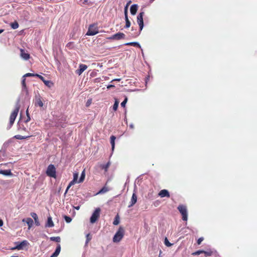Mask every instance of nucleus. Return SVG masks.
<instances>
[{
  "label": "nucleus",
  "instance_id": "51",
  "mask_svg": "<svg viewBox=\"0 0 257 257\" xmlns=\"http://www.w3.org/2000/svg\"><path fill=\"white\" fill-rule=\"evenodd\" d=\"M4 29H0V34H1L2 33H3L4 32Z\"/></svg>",
  "mask_w": 257,
  "mask_h": 257
},
{
  "label": "nucleus",
  "instance_id": "26",
  "mask_svg": "<svg viewBox=\"0 0 257 257\" xmlns=\"http://www.w3.org/2000/svg\"><path fill=\"white\" fill-rule=\"evenodd\" d=\"M125 45L133 46L134 47L141 48L140 45L137 42H129V43H127L125 44Z\"/></svg>",
  "mask_w": 257,
  "mask_h": 257
},
{
  "label": "nucleus",
  "instance_id": "10",
  "mask_svg": "<svg viewBox=\"0 0 257 257\" xmlns=\"http://www.w3.org/2000/svg\"><path fill=\"white\" fill-rule=\"evenodd\" d=\"M87 68V66L86 65L81 64L79 65V69L76 70V73L80 75Z\"/></svg>",
  "mask_w": 257,
  "mask_h": 257
},
{
  "label": "nucleus",
  "instance_id": "21",
  "mask_svg": "<svg viewBox=\"0 0 257 257\" xmlns=\"http://www.w3.org/2000/svg\"><path fill=\"white\" fill-rule=\"evenodd\" d=\"M124 16H125V25L124 26V28H128L131 26V22L128 20V16H127V13H125Z\"/></svg>",
  "mask_w": 257,
  "mask_h": 257
},
{
  "label": "nucleus",
  "instance_id": "13",
  "mask_svg": "<svg viewBox=\"0 0 257 257\" xmlns=\"http://www.w3.org/2000/svg\"><path fill=\"white\" fill-rule=\"evenodd\" d=\"M137 196L135 193H134L133 194V195L132 197L131 201L130 202V204L128 205V207H131L133 206L137 202Z\"/></svg>",
  "mask_w": 257,
  "mask_h": 257
},
{
  "label": "nucleus",
  "instance_id": "29",
  "mask_svg": "<svg viewBox=\"0 0 257 257\" xmlns=\"http://www.w3.org/2000/svg\"><path fill=\"white\" fill-rule=\"evenodd\" d=\"M50 240L51 241H55V242H60L61 238H60V237L59 236L51 237H50Z\"/></svg>",
  "mask_w": 257,
  "mask_h": 257
},
{
  "label": "nucleus",
  "instance_id": "49",
  "mask_svg": "<svg viewBox=\"0 0 257 257\" xmlns=\"http://www.w3.org/2000/svg\"><path fill=\"white\" fill-rule=\"evenodd\" d=\"M113 81H120V78H118V79H114L112 80Z\"/></svg>",
  "mask_w": 257,
  "mask_h": 257
},
{
  "label": "nucleus",
  "instance_id": "19",
  "mask_svg": "<svg viewBox=\"0 0 257 257\" xmlns=\"http://www.w3.org/2000/svg\"><path fill=\"white\" fill-rule=\"evenodd\" d=\"M54 226V224L52 221V217L51 216H49L48 217L47 222L46 224V227H52Z\"/></svg>",
  "mask_w": 257,
  "mask_h": 257
},
{
  "label": "nucleus",
  "instance_id": "16",
  "mask_svg": "<svg viewBox=\"0 0 257 257\" xmlns=\"http://www.w3.org/2000/svg\"><path fill=\"white\" fill-rule=\"evenodd\" d=\"M22 221L26 222V223H27V224L29 226V228H30L32 226V225L34 223V221H33V219L31 218H27L26 219H23L22 220Z\"/></svg>",
  "mask_w": 257,
  "mask_h": 257
},
{
  "label": "nucleus",
  "instance_id": "23",
  "mask_svg": "<svg viewBox=\"0 0 257 257\" xmlns=\"http://www.w3.org/2000/svg\"><path fill=\"white\" fill-rule=\"evenodd\" d=\"M110 144L111 145V149L112 151H113L114 149V146H115V140L116 139V137L114 136H111L110 137Z\"/></svg>",
  "mask_w": 257,
  "mask_h": 257
},
{
  "label": "nucleus",
  "instance_id": "32",
  "mask_svg": "<svg viewBox=\"0 0 257 257\" xmlns=\"http://www.w3.org/2000/svg\"><path fill=\"white\" fill-rule=\"evenodd\" d=\"M119 223V216L118 215H117L115 217V219L113 222V224L115 225H116L118 224Z\"/></svg>",
  "mask_w": 257,
  "mask_h": 257
},
{
  "label": "nucleus",
  "instance_id": "50",
  "mask_svg": "<svg viewBox=\"0 0 257 257\" xmlns=\"http://www.w3.org/2000/svg\"><path fill=\"white\" fill-rule=\"evenodd\" d=\"M74 208H75V209H76V210H78L80 209V206H78L75 207Z\"/></svg>",
  "mask_w": 257,
  "mask_h": 257
},
{
  "label": "nucleus",
  "instance_id": "11",
  "mask_svg": "<svg viewBox=\"0 0 257 257\" xmlns=\"http://www.w3.org/2000/svg\"><path fill=\"white\" fill-rule=\"evenodd\" d=\"M158 195L160 197H161V198H163V197H165L169 198L170 197V193H169V191L166 189H163V190H161L159 192Z\"/></svg>",
  "mask_w": 257,
  "mask_h": 257
},
{
  "label": "nucleus",
  "instance_id": "9",
  "mask_svg": "<svg viewBox=\"0 0 257 257\" xmlns=\"http://www.w3.org/2000/svg\"><path fill=\"white\" fill-rule=\"evenodd\" d=\"M16 243L17 244V246L14 248H12V249H18L21 250L23 249L24 247L27 246L29 245V242L27 240H23V241L21 242H16Z\"/></svg>",
  "mask_w": 257,
  "mask_h": 257
},
{
  "label": "nucleus",
  "instance_id": "44",
  "mask_svg": "<svg viewBox=\"0 0 257 257\" xmlns=\"http://www.w3.org/2000/svg\"><path fill=\"white\" fill-rule=\"evenodd\" d=\"M91 239V237L90 236V234H87L86 235V243H88Z\"/></svg>",
  "mask_w": 257,
  "mask_h": 257
},
{
  "label": "nucleus",
  "instance_id": "34",
  "mask_svg": "<svg viewBox=\"0 0 257 257\" xmlns=\"http://www.w3.org/2000/svg\"><path fill=\"white\" fill-rule=\"evenodd\" d=\"M164 243L167 246H171L172 245V244L169 241L167 237L165 239Z\"/></svg>",
  "mask_w": 257,
  "mask_h": 257
},
{
  "label": "nucleus",
  "instance_id": "20",
  "mask_svg": "<svg viewBox=\"0 0 257 257\" xmlns=\"http://www.w3.org/2000/svg\"><path fill=\"white\" fill-rule=\"evenodd\" d=\"M31 215L34 218L36 225L37 226L40 225V223L39 222L38 217L37 214L36 213L32 212L31 213Z\"/></svg>",
  "mask_w": 257,
  "mask_h": 257
},
{
  "label": "nucleus",
  "instance_id": "52",
  "mask_svg": "<svg viewBox=\"0 0 257 257\" xmlns=\"http://www.w3.org/2000/svg\"><path fill=\"white\" fill-rule=\"evenodd\" d=\"M27 115H28V110H27ZM29 117V120H30V117L29 116H28Z\"/></svg>",
  "mask_w": 257,
  "mask_h": 257
},
{
  "label": "nucleus",
  "instance_id": "33",
  "mask_svg": "<svg viewBox=\"0 0 257 257\" xmlns=\"http://www.w3.org/2000/svg\"><path fill=\"white\" fill-rule=\"evenodd\" d=\"M119 102L116 99L113 106V109L116 111L117 109Z\"/></svg>",
  "mask_w": 257,
  "mask_h": 257
},
{
  "label": "nucleus",
  "instance_id": "12",
  "mask_svg": "<svg viewBox=\"0 0 257 257\" xmlns=\"http://www.w3.org/2000/svg\"><path fill=\"white\" fill-rule=\"evenodd\" d=\"M35 105L36 106L38 105L41 107L43 106V103L41 100V97L40 95L36 96Z\"/></svg>",
  "mask_w": 257,
  "mask_h": 257
},
{
  "label": "nucleus",
  "instance_id": "54",
  "mask_svg": "<svg viewBox=\"0 0 257 257\" xmlns=\"http://www.w3.org/2000/svg\"><path fill=\"white\" fill-rule=\"evenodd\" d=\"M84 2H85V3L87 2V0H85V1H84Z\"/></svg>",
  "mask_w": 257,
  "mask_h": 257
},
{
  "label": "nucleus",
  "instance_id": "28",
  "mask_svg": "<svg viewBox=\"0 0 257 257\" xmlns=\"http://www.w3.org/2000/svg\"><path fill=\"white\" fill-rule=\"evenodd\" d=\"M31 136H22L20 135H16L14 138L18 140H24L30 138Z\"/></svg>",
  "mask_w": 257,
  "mask_h": 257
},
{
  "label": "nucleus",
  "instance_id": "42",
  "mask_svg": "<svg viewBox=\"0 0 257 257\" xmlns=\"http://www.w3.org/2000/svg\"><path fill=\"white\" fill-rule=\"evenodd\" d=\"M203 253L205 254V256H207L211 255L212 252V251H204V252H203Z\"/></svg>",
  "mask_w": 257,
  "mask_h": 257
},
{
  "label": "nucleus",
  "instance_id": "46",
  "mask_svg": "<svg viewBox=\"0 0 257 257\" xmlns=\"http://www.w3.org/2000/svg\"><path fill=\"white\" fill-rule=\"evenodd\" d=\"M92 100L91 99H88L86 103V106L88 107L91 103Z\"/></svg>",
  "mask_w": 257,
  "mask_h": 257
},
{
  "label": "nucleus",
  "instance_id": "5",
  "mask_svg": "<svg viewBox=\"0 0 257 257\" xmlns=\"http://www.w3.org/2000/svg\"><path fill=\"white\" fill-rule=\"evenodd\" d=\"M98 28L97 24H93L89 26L86 35L93 36L98 33Z\"/></svg>",
  "mask_w": 257,
  "mask_h": 257
},
{
  "label": "nucleus",
  "instance_id": "41",
  "mask_svg": "<svg viewBox=\"0 0 257 257\" xmlns=\"http://www.w3.org/2000/svg\"><path fill=\"white\" fill-rule=\"evenodd\" d=\"M36 76L38 77L39 78H40L43 82H44V81L45 80V78L44 77H43L42 76L39 75V74H35Z\"/></svg>",
  "mask_w": 257,
  "mask_h": 257
},
{
  "label": "nucleus",
  "instance_id": "7",
  "mask_svg": "<svg viewBox=\"0 0 257 257\" xmlns=\"http://www.w3.org/2000/svg\"><path fill=\"white\" fill-rule=\"evenodd\" d=\"M100 209L99 208H97L95 210L90 219V221L91 223H95L98 219L100 216Z\"/></svg>",
  "mask_w": 257,
  "mask_h": 257
},
{
  "label": "nucleus",
  "instance_id": "4",
  "mask_svg": "<svg viewBox=\"0 0 257 257\" xmlns=\"http://www.w3.org/2000/svg\"><path fill=\"white\" fill-rule=\"evenodd\" d=\"M178 210L182 215V219L184 221H187L188 219V212L187 207L184 205H179L177 207Z\"/></svg>",
  "mask_w": 257,
  "mask_h": 257
},
{
  "label": "nucleus",
  "instance_id": "38",
  "mask_svg": "<svg viewBox=\"0 0 257 257\" xmlns=\"http://www.w3.org/2000/svg\"><path fill=\"white\" fill-rule=\"evenodd\" d=\"M36 74L34 73H28L25 74L23 77H30V76H36Z\"/></svg>",
  "mask_w": 257,
  "mask_h": 257
},
{
  "label": "nucleus",
  "instance_id": "53",
  "mask_svg": "<svg viewBox=\"0 0 257 257\" xmlns=\"http://www.w3.org/2000/svg\"><path fill=\"white\" fill-rule=\"evenodd\" d=\"M11 257H19L18 256H12Z\"/></svg>",
  "mask_w": 257,
  "mask_h": 257
},
{
  "label": "nucleus",
  "instance_id": "37",
  "mask_svg": "<svg viewBox=\"0 0 257 257\" xmlns=\"http://www.w3.org/2000/svg\"><path fill=\"white\" fill-rule=\"evenodd\" d=\"M64 218L65 219V220L66 221V222L67 223H70L72 220V219L71 218V217H70L69 216H66V215H65L64 216Z\"/></svg>",
  "mask_w": 257,
  "mask_h": 257
},
{
  "label": "nucleus",
  "instance_id": "15",
  "mask_svg": "<svg viewBox=\"0 0 257 257\" xmlns=\"http://www.w3.org/2000/svg\"><path fill=\"white\" fill-rule=\"evenodd\" d=\"M60 250H61V246H60V244H58L57 246L55 251L51 255L50 257H57L60 253Z\"/></svg>",
  "mask_w": 257,
  "mask_h": 257
},
{
  "label": "nucleus",
  "instance_id": "45",
  "mask_svg": "<svg viewBox=\"0 0 257 257\" xmlns=\"http://www.w3.org/2000/svg\"><path fill=\"white\" fill-rule=\"evenodd\" d=\"M203 239H204V238L202 237H200L199 238H198V239L197 240V243H198V244H200L201 242L203 240Z\"/></svg>",
  "mask_w": 257,
  "mask_h": 257
},
{
  "label": "nucleus",
  "instance_id": "36",
  "mask_svg": "<svg viewBox=\"0 0 257 257\" xmlns=\"http://www.w3.org/2000/svg\"><path fill=\"white\" fill-rule=\"evenodd\" d=\"M78 173H74L73 174V179L72 180H74L75 182L77 183L78 181Z\"/></svg>",
  "mask_w": 257,
  "mask_h": 257
},
{
  "label": "nucleus",
  "instance_id": "27",
  "mask_svg": "<svg viewBox=\"0 0 257 257\" xmlns=\"http://www.w3.org/2000/svg\"><path fill=\"white\" fill-rule=\"evenodd\" d=\"M10 26L13 29H16L18 28L19 25L17 21L11 23Z\"/></svg>",
  "mask_w": 257,
  "mask_h": 257
},
{
  "label": "nucleus",
  "instance_id": "6",
  "mask_svg": "<svg viewBox=\"0 0 257 257\" xmlns=\"http://www.w3.org/2000/svg\"><path fill=\"white\" fill-rule=\"evenodd\" d=\"M56 168L52 164L49 165L46 171L47 175L48 176L55 178L56 177Z\"/></svg>",
  "mask_w": 257,
  "mask_h": 257
},
{
  "label": "nucleus",
  "instance_id": "25",
  "mask_svg": "<svg viewBox=\"0 0 257 257\" xmlns=\"http://www.w3.org/2000/svg\"><path fill=\"white\" fill-rule=\"evenodd\" d=\"M85 177V170H84L82 171V173L81 174L80 178H79V179L77 183H80L83 182L84 181V180Z\"/></svg>",
  "mask_w": 257,
  "mask_h": 257
},
{
  "label": "nucleus",
  "instance_id": "18",
  "mask_svg": "<svg viewBox=\"0 0 257 257\" xmlns=\"http://www.w3.org/2000/svg\"><path fill=\"white\" fill-rule=\"evenodd\" d=\"M109 190V188L107 186V182L105 183L104 186H103L98 192L97 194H103Z\"/></svg>",
  "mask_w": 257,
  "mask_h": 257
},
{
  "label": "nucleus",
  "instance_id": "22",
  "mask_svg": "<svg viewBox=\"0 0 257 257\" xmlns=\"http://www.w3.org/2000/svg\"><path fill=\"white\" fill-rule=\"evenodd\" d=\"M0 174L5 176H11L13 175L10 170H0Z\"/></svg>",
  "mask_w": 257,
  "mask_h": 257
},
{
  "label": "nucleus",
  "instance_id": "35",
  "mask_svg": "<svg viewBox=\"0 0 257 257\" xmlns=\"http://www.w3.org/2000/svg\"><path fill=\"white\" fill-rule=\"evenodd\" d=\"M203 252H204V250H197L195 252H193L192 253V255H199L201 253H203Z\"/></svg>",
  "mask_w": 257,
  "mask_h": 257
},
{
  "label": "nucleus",
  "instance_id": "2",
  "mask_svg": "<svg viewBox=\"0 0 257 257\" xmlns=\"http://www.w3.org/2000/svg\"><path fill=\"white\" fill-rule=\"evenodd\" d=\"M20 108V105L18 103L16 106L15 109L13 110V111L11 113L10 116V123H9V128H11V126L13 125L15 120L18 115V113L19 111V109Z\"/></svg>",
  "mask_w": 257,
  "mask_h": 257
},
{
  "label": "nucleus",
  "instance_id": "47",
  "mask_svg": "<svg viewBox=\"0 0 257 257\" xmlns=\"http://www.w3.org/2000/svg\"><path fill=\"white\" fill-rule=\"evenodd\" d=\"M3 225V221L0 218V227L2 226Z\"/></svg>",
  "mask_w": 257,
  "mask_h": 257
},
{
  "label": "nucleus",
  "instance_id": "48",
  "mask_svg": "<svg viewBox=\"0 0 257 257\" xmlns=\"http://www.w3.org/2000/svg\"><path fill=\"white\" fill-rule=\"evenodd\" d=\"M114 87V85H108V86L107 87V88L108 89H109V88H110Z\"/></svg>",
  "mask_w": 257,
  "mask_h": 257
},
{
  "label": "nucleus",
  "instance_id": "14",
  "mask_svg": "<svg viewBox=\"0 0 257 257\" xmlns=\"http://www.w3.org/2000/svg\"><path fill=\"white\" fill-rule=\"evenodd\" d=\"M21 56L25 60H28L30 58V55L25 52V50L21 49Z\"/></svg>",
  "mask_w": 257,
  "mask_h": 257
},
{
  "label": "nucleus",
  "instance_id": "55",
  "mask_svg": "<svg viewBox=\"0 0 257 257\" xmlns=\"http://www.w3.org/2000/svg\"><path fill=\"white\" fill-rule=\"evenodd\" d=\"M154 0H151V2H153Z\"/></svg>",
  "mask_w": 257,
  "mask_h": 257
},
{
  "label": "nucleus",
  "instance_id": "17",
  "mask_svg": "<svg viewBox=\"0 0 257 257\" xmlns=\"http://www.w3.org/2000/svg\"><path fill=\"white\" fill-rule=\"evenodd\" d=\"M138 6L137 5L134 4L133 5L130 9L131 13L133 15H136L137 10H138Z\"/></svg>",
  "mask_w": 257,
  "mask_h": 257
},
{
  "label": "nucleus",
  "instance_id": "43",
  "mask_svg": "<svg viewBox=\"0 0 257 257\" xmlns=\"http://www.w3.org/2000/svg\"><path fill=\"white\" fill-rule=\"evenodd\" d=\"M44 83V84L46 85V86H48L49 87H50V85H49L50 83H51V82L50 81H48V80H45L43 82Z\"/></svg>",
  "mask_w": 257,
  "mask_h": 257
},
{
  "label": "nucleus",
  "instance_id": "39",
  "mask_svg": "<svg viewBox=\"0 0 257 257\" xmlns=\"http://www.w3.org/2000/svg\"><path fill=\"white\" fill-rule=\"evenodd\" d=\"M131 1H129L127 3V4L125 7V8H124V13H127V8L129 6V5L131 4Z\"/></svg>",
  "mask_w": 257,
  "mask_h": 257
},
{
  "label": "nucleus",
  "instance_id": "31",
  "mask_svg": "<svg viewBox=\"0 0 257 257\" xmlns=\"http://www.w3.org/2000/svg\"><path fill=\"white\" fill-rule=\"evenodd\" d=\"M22 87L23 89H25L26 91H27L26 83V78L25 77H23V79L22 81Z\"/></svg>",
  "mask_w": 257,
  "mask_h": 257
},
{
  "label": "nucleus",
  "instance_id": "3",
  "mask_svg": "<svg viewBox=\"0 0 257 257\" xmlns=\"http://www.w3.org/2000/svg\"><path fill=\"white\" fill-rule=\"evenodd\" d=\"M124 230L121 226L119 227L118 230L115 233L113 238V241L114 242H119L124 236Z\"/></svg>",
  "mask_w": 257,
  "mask_h": 257
},
{
  "label": "nucleus",
  "instance_id": "30",
  "mask_svg": "<svg viewBox=\"0 0 257 257\" xmlns=\"http://www.w3.org/2000/svg\"><path fill=\"white\" fill-rule=\"evenodd\" d=\"M76 183V182H75L74 180H72L71 182H70V183H69V185H68V186L66 188L65 193L66 194L67 192L69 189L71 187V186L73 185L74 184H75Z\"/></svg>",
  "mask_w": 257,
  "mask_h": 257
},
{
  "label": "nucleus",
  "instance_id": "1",
  "mask_svg": "<svg viewBox=\"0 0 257 257\" xmlns=\"http://www.w3.org/2000/svg\"><path fill=\"white\" fill-rule=\"evenodd\" d=\"M145 14L144 12H141L137 17V22L139 26L140 30L139 31H136L134 33H132V36L134 38H136L138 36L140 33L142 29L144 27V21H143V16Z\"/></svg>",
  "mask_w": 257,
  "mask_h": 257
},
{
  "label": "nucleus",
  "instance_id": "24",
  "mask_svg": "<svg viewBox=\"0 0 257 257\" xmlns=\"http://www.w3.org/2000/svg\"><path fill=\"white\" fill-rule=\"evenodd\" d=\"M110 163L109 162H107L106 164H102L100 165V168L104 170L105 172H106L109 167Z\"/></svg>",
  "mask_w": 257,
  "mask_h": 257
},
{
  "label": "nucleus",
  "instance_id": "40",
  "mask_svg": "<svg viewBox=\"0 0 257 257\" xmlns=\"http://www.w3.org/2000/svg\"><path fill=\"white\" fill-rule=\"evenodd\" d=\"M127 101V97H125L124 100L121 103V106L122 107H125V104Z\"/></svg>",
  "mask_w": 257,
  "mask_h": 257
},
{
  "label": "nucleus",
  "instance_id": "8",
  "mask_svg": "<svg viewBox=\"0 0 257 257\" xmlns=\"http://www.w3.org/2000/svg\"><path fill=\"white\" fill-rule=\"evenodd\" d=\"M125 34L121 32H118L116 34H115L110 37H108L107 39L109 40H119L121 39H123L125 38Z\"/></svg>",
  "mask_w": 257,
  "mask_h": 257
}]
</instances>
